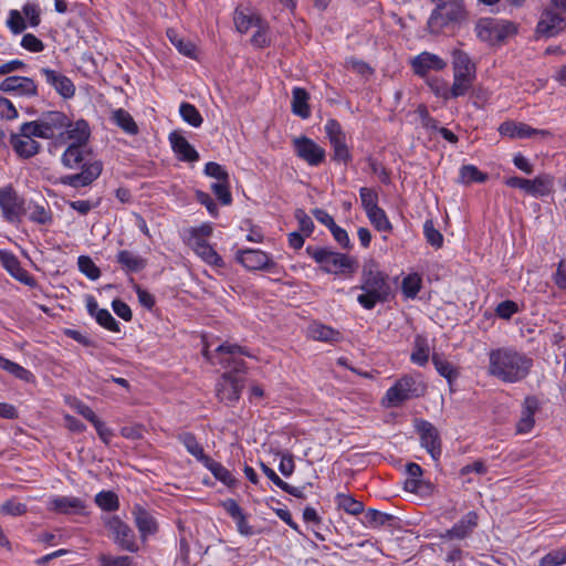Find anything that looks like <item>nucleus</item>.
<instances>
[{
	"mask_svg": "<svg viewBox=\"0 0 566 566\" xmlns=\"http://www.w3.org/2000/svg\"><path fill=\"white\" fill-rule=\"evenodd\" d=\"M217 364L226 371L216 384V397L219 401L233 406L241 397L245 386L247 364L242 357L253 358L249 348L234 343L224 342L216 350Z\"/></svg>",
	"mask_w": 566,
	"mask_h": 566,
	"instance_id": "obj_1",
	"label": "nucleus"
},
{
	"mask_svg": "<svg viewBox=\"0 0 566 566\" xmlns=\"http://www.w3.org/2000/svg\"><path fill=\"white\" fill-rule=\"evenodd\" d=\"M533 365V358L527 354L503 346L489 352L488 374L502 382L515 384L530 375Z\"/></svg>",
	"mask_w": 566,
	"mask_h": 566,
	"instance_id": "obj_2",
	"label": "nucleus"
},
{
	"mask_svg": "<svg viewBox=\"0 0 566 566\" xmlns=\"http://www.w3.org/2000/svg\"><path fill=\"white\" fill-rule=\"evenodd\" d=\"M61 163L69 169H80V172L60 178L61 185L73 188L90 186L103 171L102 161L92 159L88 146L69 145L62 154Z\"/></svg>",
	"mask_w": 566,
	"mask_h": 566,
	"instance_id": "obj_3",
	"label": "nucleus"
},
{
	"mask_svg": "<svg viewBox=\"0 0 566 566\" xmlns=\"http://www.w3.org/2000/svg\"><path fill=\"white\" fill-rule=\"evenodd\" d=\"M355 289L363 291L357 296V302L365 310H373L378 303L387 302L391 294L388 275L381 272L374 262L364 265L360 285Z\"/></svg>",
	"mask_w": 566,
	"mask_h": 566,
	"instance_id": "obj_4",
	"label": "nucleus"
},
{
	"mask_svg": "<svg viewBox=\"0 0 566 566\" xmlns=\"http://www.w3.org/2000/svg\"><path fill=\"white\" fill-rule=\"evenodd\" d=\"M453 83L442 96L446 99L464 96L476 78V67L469 54L462 50L452 51Z\"/></svg>",
	"mask_w": 566,
	"mask_h": 566,
	"instance_id": "obj_5",
	"label": "nucleus"
},
{
	"mask_svg": "<svg viewBox=\"0 0 566 566\" xmlns=\"http://www.w3.org/2000/svg\"><path fill=\"white\" fill-rule=\"evenodd\" d=\"M305 251L326 273H353L357 268V262L354 259L329 248L307 245Z\"/></svg>",
	"mask_w": 566,
	"mask_h": 566,
	"instance_id": "obj_6",
	"label": "nucleus"
},
{
	"mask_svg": "<svg viewBox=\"0 0 566 566\" xmlns=\"http://www.w3.org/2000/svg\"><path fill=\"white\" fill-rule=\"evenodd\" d=\"M436 2L437 7L428 20V28L431 32L439 33L446 25L465 19L467 11L463 0H437Z\"/></svg>",
	"mask_w": 566,
	"mask_h": 566,
	"instance_id": "obj_7",
	"label": "nucleus"
},
{
	"mask_svg": "<svg viewBox=\"0 0 566 566\" xmlns=\"http://www.w3.org/2000/svg\"><path fill=\"white\" fill-rule=\"evenodd\" d=\"M516 31L513 22L496 18H482L475 24L476 36L489 45L502 44Z\"/></svg>",
	"mask_w": 566,
	"mask_h": 566,
	"instance_id": "obj_8",
	"label": "nucleus"
},
{
	"mask_svg": "<svg viewBox=\"0 0 566 566\" xmlns=\"http://www.w3.org/2000/svg\"><path fill=\"white\" fill-rule=\"evenodd\" d=\"M424 388L409 375L399 378L387 391L385 399L388 407H399L405 401L420 397Z\"/></svg>",
	"mask_w": 566,
	"mask_h": 566,
	"instance_id": "obj_9",
	"label": "nucleus"
},
{
	"mask_svg": "<svg viewBox=\"0 0 566 566\" xmlns=\"http://www.w3.org/2000/svg\"><path fill=\"white\" fill-rule=\"evenodd\" d=\"M113 534V539L120 549L136 553L139 549L134 530L123 522L118 516H112L106 523Z\"/></svg>",
	"mask_w": 566,
	"mask_h": 566,
	"instance_id": "obj_10",
	"label": "nucleus"
},
{
	"mask_svg": "<svg viewBox=\"0 0 566 566\" xmlns=\"http://www.w3.org/2000/svg\"><path fill=\"white\" fill-rule=\"evenodd\" d=\"M295 155L310 166L321 165L326 157V151L317 143L306 136L293 139Z\"/></svg>",
	"mask_w": 566,
	"mask_h": 566,
	"instance_id": "obj_11",
	"label": "nucleus"
},
{
	"mask_svg": "<svg viewBox=\"0 0 566 566\" xmlns=\"http://www.w3.org/2000/svg\"><path fill=\"white\" fill-rule=\"evenodd\" d=\"M415 429L419 434L421 447L437 460L441 455V440L437 428L424 419H416Z\"/></svg>",
	"mask_w": 566,
	"mask_h": 566,
	"instance_id": "obj_12",
	"label": "nucleus"
},
{
	"mask_svg": "<svg viewBox=\"0 0 566 566\" xmlns=\"http://www.w3.org/2000/svg\"><path fill=\"white\" fill-rule=\"evenodd\" d=\"M0 208L4 220L11 223L18 221L22 214L23 200L11 185L0 187Z\"/></svg>",
	"mask_w": 566,
	"mask_h": 566,
	"instance_id": "obj_13",
	"label": "nucleus"
},
{
	"mask_svg": "<svg viewBox=\"0 0 566 566\" xmlns=\"http://www.w3.org/2000/svg\"><path fill=\"white\" fill-rule=\"evenodd\" d=\"M235 259L249 271H270L275 266V262L265 252L258 249L239 250Z\"/></svg>",
	"mask_w": 566,
	"mask_h": 566,
	"instance_id": "obj_14",
	"label": "nucleus"
},
{
	"mask_svg": "<svg viewBox=\"0 0 566 566\" xmlns=\"http://www.w3.org/2000/svg\"><path fill=\"white\" fill-rule=\"evenodd\" d=\"M501 136L509 137L511 139H524L535 136H549L551 133L545 129H536L525 123H518L513 120L503 122L499 127Z\"/></svg>",
	"mask_w": 566,
	"mask_h": 566,
	"instance_id": "obj_15",
	"label": "nucleus"
},
{
	"mask_svg": "<svg viewBox=\"0 0 566 566\" xmlns=\"http://www.w3.org/2000/svg\"><path fill=\"white\" fill-rule=\"evenodd\" d=\"M0 91L3 93H14L19 96L32 97L38 95V85L30 77L12 75L6 77L0 83Z\"/></svg>",
	"mask_w": 566,
	"mask_h": 566,
	"instance_id": "obj_16",
	"label": "nucleus"
},
{
	"mask_svg": "<svg viewBox=\"0 0 566 566\" xmlns=\"http://www.w3.org/2000/svg\"><path fill=\"white\" fill-rule=\"evenodd\" d=\"M539 410V401L535 396H527L521 409L520 418L516 422V434H526L532 431L535 424V413Z\"/></svg>",
	"mask_w": 566,
	"mask_h": 566,
	"instance_id": "obj_17",
	"label": "nucleus"
},
{
	"mask_svg": "<svg viewBox=\"0 0 566 566\" xmlns=\"http://www.w3.org/2000/svg\"><path fill=\"white\" fill-rule=\"evenodd\" d=\"M85 509V501L76 496L54 495L48 502V510L59 514H82Z\"/></svg>",
	"mask_w": 566,
	"mask_h": 566,
	"instance_id": "obj_18",
	"label": "nucleus"
},
{
	"mask_svg": "<svg viewBox=\"0 0 566 566\" xmlns=\"http://www.w3.org/2000/svg\"><path fill=\"white\" fill-rule=\"evenodd\" d=\"M447 62L439 55L430 52H421L411 60V67L416 75L423 77L431 71H442Z\"/></svg>",
	"mask_w": 566,
	"mask_h": 566,
	"instance_id": "obj_19",
	"label": "nucleus"
},
{
	"mask_svg": "<svg viewBox=\"0 0 566 566\" xmlns=\"http://www.w3.org/2000/svg\"><path fill=\"white\" fill-rule=\"evenodd\" d=\"M168 139L179 160L186 163H195L199 160V153L179 130H172L169 134Z\"/></svg>",
	"mask_w": 566,
	"mask_h": 566,
	"instance_id": "obj_20",
	"label": "nucleus"
},
{
	"mask_svg": "<svg viewBox=\"0 0 566 566\" xmlns=\"http://www.w3.org/2000/svg\"><path fill=\"white\" fill-rule=\"evenodd\" d=\"M40 73L44 76L45 82L54 87L63 98H71L74 96L75 86L67 76L49 67H42Z\"/></svg>",
	"mask_w": 566,
	"mask_h": 566,
	"instance_id": "obj_21",
	"label": "nucleus"
},
{
	"mask_svg": "<svg viewBox=\"0 0 566 566\" xmlns=\"http://www.w3.org/2000/svg\"><path fill=\"white\" fill-rule=\"evenodd\" d=\"M478 526V514L473 511L468 512L461 520H459L451 528L440 534L442 539H464L470 536L473 530Z\"/></svg>",
	"mask_w": 566,
	"mask_h": 566,
	"instance_id": "obj_22",
	"label": "nucleus"
},
{
	"mask_svg": "<svg viewBox=\"0 0 566 566\" xmlns=\"http://www.w3.org/2000/svg\"><path fill=\"white\" fill-rule=\"evenodd\" d=\"M10 145L14 153L23 159H29L36 154H39L41 149L40 143L32 139L31 137H24V133H13L10 136Z\"/></svg>",
	"mask_w": 566,
	"mask_h": 566,
	"instance_id": "obj_23",
	"label": "nucleus"
},
{
	"mask_svg": "<svg viewBox=\"0 0 566 566\" xmlns=\"http://www.w3.org/2000/svg\"><path fill=\"white\" fill-rule=\"evenodd\" d=\"M505 184L511 188L521 189L532 196H543L548 192V185L541 177H536L535 179H525L514 176L507 178Z\"/></svg>",
	"mask_w": 566,
	"mask_h": 566,
	"instance_id": "obj_24",
	"label": "nucleus"
},
{
	"mask_svg": "<svg viewBox=\"0 0 566 566\" xmlns=\"http://www.w3.org/2000/svg\"><path fill=\"white\" fill-rule=\"evenodd\" d=\"M222 507L227 514L235 522L237 530L241 535L251 536L254 534L252 526L248 522L247 515L235 500L228 499L223 501Z\"/></svg>",
	"mask_w": 566,
	"mask_h": 566,
	"instance_id": "obj_25",
	"label": "nucleus"
},
{
	"mask_svg": "<svg viewBox=\"0 0 566 566\" xmlns=\"http://www.w3.org/2000/svg\"><path fill=\"white\" fill-rule=\"evenodd\" d=\"M132 514L143 541L157 532L158 526L155 517L142 505H135L133 507Z\"/></svg>",
	"mask_w": 566,
	"mask_h": 566,
	"instance_id": "obj_26",
	"label": "nucleus"
},
{
	"mask_svg": "<svg viewBox=\"0 0 566 566\" xmlns=\"http://www.w3.org/2000/svg\"><path fill=\"white\" fill-rule=\"evenodd\" d=\"M563 23L564 18L559 13L553 9H547L537 23L536 32L545 36H553L563 30Z\"/></svg>",
	"mask_w": 566,
	"mask_h": 566,
	"instance_id": "obj_27",
	"label": "nucleus"
},
{
	"mask_svg": "<svg viewBox=\"0 0 566 566\" xmlns=\"http://www.w3.org/2000/svg\"><path fill=\"white\" fill-rule=\"evenodd\" d=\"M116 262L127 274L138 273L147 266V260L145 258L129 250H119L116 254Z\"/></svg>",
	"mask_w": 566,
	"mask_h": 566,
	"instance_id": "obj_28",
	"label": "nucleus"
},
{
	"mask_svg": "<svg viewBox=\"0 0 566 566\" xmlns=\"http://www.w3.org/2000/svg\"><path fill=\"white\" fill-rule=\"evenodd\" d=\"M61 134V137L71 140L70 145L87 146L91 137L90 125L85 119H78L74 124L71 123L70 127Z\"/></svg>",
	"mask_w": 566,
	"mask_h": 566,
	"instance_id": "obj_29",
	"label": "nucleus"
},
{
	"mask_svg": "<svg viewBox=\"0 0 566 566\" xmlns=\"http://www.w3.org/2000/svg\"><path fill=\"white\" fill-rule=\"evenodd\" d=\"M310 94L305 88L294 87L292 91L291 108L292 113L303 119L311 116V107L308 104Z\"/></svg>",
	"mask_w": 566,
	"mask_h": 566,
	"instance_id": "obj_30",
	"label": "nucleus"
},
{
	"mask_svg": "<svg viewBox=\"0 0 566 566\" xmlns=\"http://www.w3.org/2000/svg\"><path fill=\"white\" fill-rule=\"evenodd\" d=\"M177 440L186 448L187 452L201 464L209 457L205 453L203 447L198 442L192 432L182 431L177 434Z\"/></svg>",
	"mask_w": 566,
	"mask_h": 566,
	"instance_id": "obj_31",
	"label": "nucleus"
},
{
	"mask_svg": "<svg viewBox=\"0 0 566 566\" xmlns=\"http://www.w3.org/2000/svg\"><path fill=\"white\" fill-rule=\"evenodd\" d=\"M193 251L206 263L214 266H223L224 262L217 251L202 238L195 239Z\"/></svg>",
	"mask_w": 566,
	"mask_h": 566,
	"instance_id": "obj_32",
	"label": "nucleus"
},
{
	"mask_svg": "<svg viewBox=\"0 0 566 566\" xmlns=\"http://www.w3.org/2000/svg\"><path fill=\"white\" fill-rule=\"evenodd\" d=\"M308 335L314 340L336 343L342 338V334L326 325L321 323H313L308 327Z\"/></svg>",
	"mask_w": 566,
	"mask_h": 566,
	"instance_id": "obj_33",
	"label": "nucleus"
},
{
	"mask_svg": "<svg viewBox=\"0 0 566 566\" xmlns=\"http://www.w3.org/2000/svg\"><path fill=\"white\" fill-rule=\"evenodd\" d=\"M202 465L208 469L212 475L222 482L227 486L237 485V479L232 475V473L223 467L220 462L214 461L210 457L202 463Z\"/></svg>",
	"mask_w": 566,
	"mask_h": 566,
	"instance_id": "obj_34",
	"label": "nucleus"
},
{
	"mask_svg": "<svg viewBox=\"0 0 566 566\" xmlns=\"http://www.w3.org/2000/svg\"><path fill=\"white\" fill-rule=\"evenodd\" d=\"M111 120L128 135H137L139 132L133 116L124 108L113 111Z\"/></svg>",
	"mask_w": 566,
	"mask_h": 566,
	"instance_id": "obj_35",
	"label": "nucleus"
},
{
	"mask_svg": "<svg viewBox=\"0 0 566 566\" xmlns=\"http://www.w3.org/2000/svg\"><path fill=\"white\" fill-rule=\"evenodd\" d=\"M41 119L45 125L44 128H46L49 133H52V137L55 136L56 130L71 126L69 117L64 113L57 111L44 113Z\"/></svg>",
	"mask_w": 566,
	"mask_h": 566,
	"instance_id": "obj_36",
	"label": "nucleus"
},
{
	"mask_svg": "<svg viewBox=\"0 0 566 566\" xmlns=\"http://www.w3.org/2000/svg\"><path fill=\"white\" fill-rule=\"evenodd\" d=\"M432 364L440 376L444 377L450 384L458 378V369L448 361L442 355L434 353L432 355Z\"/></svg>",
	"mask_w": 566,
	"mask_h": 566,
	"instance_id": "obj_37",
	"label": "nucleus"
},
{
	"mask_svg": "<svg viewBox=\"0 0 566 566\" xmlns=\"http://www.w3.org/2000/svg\"><path fill=\"white\" fill-rule=\"evenodd\" d=\"M335 503L338 509L344 510L346 513L350 515H359L364 512V504L360 501H357L349 494L338 493L335 496Z\"/></svg>",
	"mask_w": 566,
	"mask_h": 566,
	"instance_id": "obj_38",
	"label": "nucleus"
},
{
	"mask_svg": "<svg viewBox=\"0 0 566 566\" xmlns=\"http://www.w3.org/2000/svg\"><path fill=\"white\" fill-rule=\"evenodd\" d=\"M44 123L40 118L39 120L25 122L20 126V132L24 133V137H38L43 139H51L52 133H49L46 128H44Z\"/></svg>",
	"mask_w": 566,
	"mask_h": 566,
	"instance_id": "obj_39",
	"label": "nucleus"
},
{
	"mask_svg": "<svg viewBox=\"0 0 566 566\" xmlns=\"http://www.w3.org/2000/svg\"><path fill=\"white\" fill-rule=\"evenodd\" d=\"M460 182L471 185L473 182L482 184L488 180V175L482 172L474 165H463L460 169Z\"/></svg>",
	"mask_w": 566,
	"mask_h": 566,
	"instance_id": "obj_40",
	"label": "nucleus"
},
{
	"mask_svg": "<svg viewBox=\"0 0 566 566\" xmlns=\"http://www.w3.org/2000/svg\"><path fill=\"white\" fill-rule=\"evenodd\" d=\"M167 36L172 45L185 56L195 57L196 56V45L189 41L179 36V34L175 30H167Z\"/></svg>",
	"mask_w": 566,
	"mask_h": 566,
	"instance_id": "obj_41",
	"label": "nucleus"
},
{
	"mask_svg": "<svg viewBox=\"0 0 566 566\" xmlns=\"http://www.w3.org/2000/svg\"><path fill=\"white\" fill-rule=\"evenodd\" d=\"M96 505L105 512H115L119 507V500L113 491H101L95 495Z\"/></svg>",
	"mask_w": 566,
	"mask_h": 566,
	"instance_id": "obj_42",
	"label": "nucleus"
},
{
	"mask_svg": "<svg viewBox=\"0 0 566 566\" xmlns=\"http://www.w3.org/2000/svg\"><path fill=\"white\" fill-rule=\"evenodd\" d=\"M0 367L8 371L9 374L13 375L15 378L30 381L33 378V375L30 370L22 367L21 365L4 358L0 355Z\"/></svg>",
	"mask_w": 566,
	"mask_h": 566,
	"instance_id": "obj_43",
	"label": "nucleus"
},
{
	"mask_svg": "<svg viewBox=\"0 0 566 566\" xmlns=\"http://www.w3.org/2000/svg\"><path fill=\"white\" fill-rule=\"evenodd\" d=\"M370 223L376 230L382 232H390L392 230L391 222L389 221L385 210L380 207L366 213Z\"/></svg>",
	"mask_w": 566,
	"mask_h": 566,
	"instance_id": "obj_44",
	"label": "nucleus"
},
{
	"mask_svg": "<svg viewBox=\"0 0 566 566\" xmlns=\"http://www.w3.org/2000/svg\"><path fill=\"white\" fill-rule=\"evenodd\" d=\"M179 114L181 118L192 127H200L203 118L195 105L182 102L179 106Z\"/></svg>",
	"mask_w": 566,
	"mask_h": 566,
	"instance_id": "obj_45",
	"label": "nucleus"
},
{
	"mask_svg": "<svg viewBox=\"0 0 566 566\" xmlns=\"http://www.w3.org/2000/svg\"><path fill=\"white\" fill-rule=\"evenodd\" d=\"M421 277L417 273L407 275L401 283L402 294L407 298H415L421 289Z\"/></svg>",
	"mask_w": 566,
	"mask_h": 566,
	"instance_id": "obj_46",
	"label": "nucleus"
},
{
	"mask_svg": "<svg viewBox=\"0 0 566 566\" xmlns=\"http://www.w3.org/2000/svg\"><path fill=\"white\" fill-rule=\"evenodd\" d=\"M359 197L361 201V206L365 212H369L376 208H378V193L375 189L368 187H361L359 189Z\"/></svg>",
	"mask_w": 566,
	"mask_h": 566,
	"instance_id": "obj_47",
	"label": "nucleus"
},
{
	"mask_svg": "<svg viewBox=\"0 0 566 566\" xmlns=\"http://www.w3.org/2000/svg\"><path fill=\"white\" fill-rule=\"evenodd\" d=\"M423 234L427 242L436 249H440L443 244V235L434 228L432 220H426L423 224Z\"/></svg>",
	"mask_w": 566,
	"mask_h": 566,
	"instance_id": "obj_48",
	"label": "nucleus"
},
{
	"mask_svg": "<svg viewBox=\"0 0 566 566\" xmlns=\"http://www.w3.org/2000/svg\"><path fill=\"white\" fill-rule=\"evenodd\" d=\"M331 145H332L333 151H334V155H333L334 160H336L338 163H343L345 165L352 160V155H350L349 149L346 144V137L333 140V142H331Z\"/></svg>",
	"mask_w": 566,
	"mask_h": 566,
	"instance_id": "obj_49",
	"label": "nucleus"
},
{
	"mask_svg": "<svg viewBox=\"0 0 566 566\" xmlns=\"http://www.w3.org/2000/svg\"><path fill=\"white\" fill-rule=\"evenodd\" d=\"M78 270L86 275L90 280H97L101 276V271L87 255H81L77 259Z\"/></svg>",
	"mask_w": 566,
	"mask_h": 566,
	"instance_id": "obj_50",
	"label": "nucleus"
},
{
	"mask_svg": "<svg viewBox=\"0 0 566 566\" xmlns=\"http://www.w3.org/2000/svg\"><path fill=\"white\" fill-rule=\"evenodd\" d=\"M392 520V515L369 509L365 513V523L373 527H379Z\"/></svg>",
	"mask_w": 566,
	"mask_h": 566,
	"instance_id": "obj_51",
	"label": "nucleus"
},
{
	"mask_svg": "<svg viewBox=\"0 0 566 566\" xmlns=\"http://www.w3.org/2000/svg\"><path fill=\"white\" fill-rule=\"evenodd\" d=\"M95 319L101 326L111 332L118 333L120 331L119 323L113 317L111 312L106 308H103L99 312H97Z\"/></svg>",
	"mask_w": 566,
	"mask_h": 566,
	"instance_id": "obj_52",
	"label": "nucleus"
},
{
	"mask_svg": "<svg viewBox=\"0 0 566 566\" xmlns=\"http://www.w3.org/2000/svg\"><path fill=\"white\" fill-rule=\"evenodd\" d=\"M294 218L298 222L300 231L307 237L311 235L312 232L314 231L315 226L311 217L305 212V210L297 208L294 211Z\"/></svg>",
	"mask_w": 566,
	"mask_h": 566,
	"instance_id": "obj_53",
	"label": "nucleus"
},
{
	"mask_svg": "<svg viewBox=\"0 0 566 566\" xmlns=\"http://www.w3.org/2000/svg\"><path fill=\"white\" fill-rule=\"evenodd\" d=\"M99 566H136L129 556H112L102 554L98 557Z\"/></svg>",
	"mask_w": 566,
	"mask_h": 566,
	"instance_id": "obj_54",
	"label": "nucleus"
},
{
	"mask_svg": "<svg viewBox=\"0 0 566 566\" xmlns=\"http://www.w3.org/2000/svg\"><path fill=\"white\" fill-rule=\"evenodd\" d=\"M211 190L222 205L227 206L232 202V196L229 190V180L213 182L211 185Z\"/></svg>",
	"mask_w": 566,
	"mask_h": 566,
	"instance_id": "obj_55",
	"label": "nucleus"
},
{
	"mask_svg": "<svg viewBox=\"0 0 566 566\" xmlns=\"http://www.w3.org/2000/svg\"><path fill=\"white\" fill-rule=\"evenodd\" d=\"M7 27L14 34H20L27 29V23L18 10H10Z\"/></svg>",
	"mask_w": 566,
	"mask_h": 566,
	"instance_id": "obj_56",
	"label": "nucleus"
},
{
	"mask_svg": "<svg viewBox=\"0 0 566 566\" xmlns=\"http://www.w3.org/2000/svg\"><path fill=\"white\" fill-rule=\"evenodd\" d=\"M234 24H235V28L237 30L240 32V33H245L248 32V30L253 25L255 24L256 22H259L258 19L251 17V15H248L245 14L244 12L242 11H239V10H235L234 12Z\"/></svg>",
	"mask_w": 566,
	"mask_h": 566,
	"instance_id": "obj_57",
	"label": "nucleus"
},
{
	"mask_svg": "<svg viewBox=\"0 0 566 566\" xmlns=\"http://www.w3.org/2000/svg\"><path fill=\"white\" fill-rule=\"evenodd\" d=\"M0 263L11 275L21 268L18 258L6 250H0Z\"/></svg>",
	"mask_w": 566,
	"mask_h": 566,
	"instance_id": "obj_58",
	"label": "nucleus"
},
{
	"mask_svg": "<svg viewBox=\"0 0 566 566\" xmlns=\"http://www.w3.org/2000/svg\"><path fill=\"white\" fill-rule=\"evenodd\" d=\"M205 174L217 179V182L229 180L228 171L218 163L210 161L205 166Z\"/></svg>",
	"mask_w": 566,
	"mask_h": 566,
	"instance_id": "obj_59",
	"label": "nucleus"
},
{
	"mask_svg": "<svg viewBox=\"0 0 566 566\" xmlns=\"http://www.w3.org/2000/svg\"><path fill=\"white\" fill-rule=\"evenodd\" d=\"M30 220L39 224H50L52 222V213L43 206L35 205L30 213Z\"/></svg>",
	"mask_w": 566,
	"mask_h": 566,
	"instance_id": "obj_60",
	"label": "nucleus"
},
{
	"mask_svg": "<svg viewBox=\"0 0 566 566\" xmlns=\"http://www.w3.org/2000/svg\"><path fill=\"white\" fill-rule=\"evenodd\" d=\"M564 563H566V552L553 551L541 558L539 566H558Z\"/></svg>",
	"mask_w": 566,
	"mask_h": 566,
	"instance_id": "obj_61",
	"label": "nucleus"
},
{
	"mask_svg": "<svg viewBox=\"0 0 566 566\" xmlns=\"http://www.w3.org/2000/svg\"><path fill=\"white\" fill-rule=\"evenodd\" d=\"M517 311V304L511 300L499 303L495 308L496 315L503 319H510Z\"/></svg>",
	"mask_w": 566,
	"mask_h": 566,
	"instance_id": "obj_62",
	"label": "nucleus"
},
{
	"mask_svg": "<svg viewBox=\"0 0 566 566\" xmlns=\"http://www.w3.org/2000/svg\"><path fill=\"white\" fill-rule=\"evenodd\" d=\"M21 46L33 53H39L44 50L43 42L32 33H27L22 36Z\"/></svg>",
	"mask_w": 566,
	"mask_h": 566,
	"instance_id": "obj_63",
	"label": "nucleus"
},
{
	"mask_svg": "<svg viewBox=\"0 0 566 566\" xmlns=\"http://www.w3.org/2000/svg\"><path fill=\"white\" fill-rule=\"evenodd\" d=\"M1 512L11 516H20L27 512V505L24 503L10 500L1 505Z\"/></svg>",
	"mask_w": 566,
	"mask_h": 566,
	"instance_id": "obj_64",
	"label": "nucleus"
}]
</instances>
